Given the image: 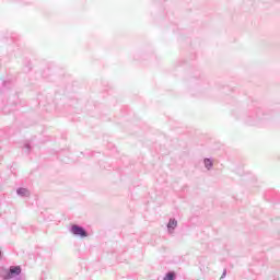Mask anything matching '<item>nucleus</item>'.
Here are the masks:
<instances>
[{
	"mask_svg": "<svg viewBox=\"0 0 280 280\" xmlns=\"http://www.w3.org/2000/svg\"><path fill=\"white\" fill-rule=\"evenodd\" d=\"M70 233L74 237H80L81 240L89 237V232L86 231V229H84L82 225H78V224H72L70 226Z\"/></svg>",
	"mask_w": 280,
	"mask_h": 280,
	"instance_id": "f257e3e1",
	"label": "nucleus"
},
{
	"mask_svg": "<svg viewBox=\"0 0 280 280\" xmlns=\"http://www.w3.org/2000/svg\"><path fill=\"white\" fill-rule=\"evenodd\" d=\"M22 271L23 270L21 269V266H11L5 271V275L3 276V279L4 280L16 279V277L21 276Z\"/></svg>",
	"mask_w": 280,
	"mask_h": 280,
	"instance_id": "f03ea898",
	"label": "nucleus"
},
{
	"mask_svg": "<svg viewBox=\"0 0 280 280\" xmlns=\"http://www.w3.org/2000/svg\"><path fill=\"white\" fill-rule=\"evenodd\" d=\"M260 119H264V109L257 108L250 113L247 121L248 124L253 125L254 121H259Z\"/></svg>",
	"mask_w": 280,
	"mask_h": 280,
	"instance_id": "7ed1b4c3",
	"label": "nucleus"
},
{
	"mask_svg": "<svg viewBox=\"0 0 280 280\" xmlns=\"http://www.w3.org/2000/svg\"><path fill=\"white\" fill-rule=\"evenodd\" d=\"M166 226H167L168 233H174V229L178 226V221H176V219H170Z\"/></svg>",
	"mask_w": 280,
	"mask_h": 280,
	"instance_id": "20e7f679",
	"label": "nucleus"
},
{
	"mask_svg": "<svg viewBox=\"0 0 280 280\" xmlns=\"http://www.w3.org/2000/svg\"><path fill=\"white\" fill-rule=\"evenodd\" d=\"M16 194L21 196V198H30V190L27 188H18Z\"/></svg>",
	"mask_w": 280,
	"mask_h": 280,
	"instance_id": "39448f33",
	"label": "nucleus"
},
{
	"mask_svg": "<svg viewBox=\"0 0 280 280\" xmlns=\"http://www.w3.org/2000/svg\"><path fill=\"white\" fill-rule=\"evenodd\" d=\"M203 165H205L206 170H211V167H213V160L206 158L203 160Z\"/></svg>",
	"mask_w": 280,
	"mask_h": 280,
	"instance_id": "423d86ee",
	"label": "nucleus"
},
{
	"mask_svg": "<svg viewBox=\"0 0 280 280\" xmlns=\"http://www.w3.org/2000/svg\"><path fill=\"white\" fill-rule=\"evenodd\" d=\"M164 280H176V273L174 271H168L165 275Z\"/></svg>",
	"mask_w": 280,
	"mask_h": 280,
	"instance_id": "0eeeda50",
	"label": "nucleus"
},
{
	"mask_svg": "<svg viewBox=\"0 0 280 280\" xmlns=\"http://www.w3.org/2000/svg\"><path fill=\"white\" fill-rule=\"evenodd\" d=\"M31 150H32V147L30 145V143L24 144V152H25V154H30Z\"/></svg>",
	"mask_w": 280,
	"mask_h": 280,
	"instance_id": "6e6552de",
	"label": "nucleus"
},
{
	"mask_svg": "<svg viewBox=\"0 0 280 280\" xmlns=\"http://www.w3.org/2000/svg\"><path fill=\"white\" fill-rule=\"evenodd\" d=\"M224 277H226V269H224L222 276H221V279H224Z\"/></svg>",
	"mask_w": 280,
	"mask_h": 280,
	"instance_id": "1a4fd4ad",
	"label": "nucleus"
},
{
	"mask_svg": "<svg viewBox=\"0 0 280 280\" xmlns=\"http://www.w3.org/2000/svg\"><path fill=\"white\" fill-rule=\"evenodd\" d=\"M2 86H8V82L7 81H2Z\"/></svg>",
	"mask_w": 280,
	"mask_h": 280,
	"instance_id": "9d476101",
	"label": "nucleus"
},
{
	"mask_svg": "<svg viewBox=\"0 0 280 280\" xmlns=\"http://www.w3.org/2000/svg\"><path fill=\"white\" fill-rule=\"evenodd\" d=\"M0 257H1V250H0Z\"/></svg>",
	"mask_w": 280,
	"mask_h": 280,
	"instance_id": "9b49d317",
	"label": "nucleus"
}]
</instances>
